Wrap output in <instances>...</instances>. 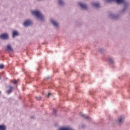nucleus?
I'll use <instances>...</instances> for the list:
<instances>
[{
	"label": "nucleus",
	"instance_id": "f257e3e1",
	"mask_svg": "<svg viewBox=\"0 0 130 130\" xmlns=\"http://www.w3.org/2000/svg\"><path fill=\"white\" fill-rule=\"evenodd\" d=\"M32 14L34 15V16H36L37 17V18H39V19H40L41 21H43L44 17H43V16H42V14L40 12L37 11H35L31 12Z\"/></svg>",
	"mask_w": 130,
	"mask_h": 130
},
{
	"label": "nucleus",
	"instance_id": "f03ea898",
	"mask_svg": "<svg viewBox=\"0 0 130 130\" xmlns=\"http://www.w3.org/2000/svg\"><path fill=\"white\" fill-rule=\"evenodd\" d=\"M107 3H110L111 2H116L117 4H124V0H106Z\"/></svg>",
	"mask_w": 130,
	"mask_h": 130
},
{
	"label": "nucleus",
	"instance_id": "7ed1b4c3",
	"mask_svg": "<svg viewBox=\"0 0 130 130\" xmlns=\"http://www.w3.org/2000/svg\"><path fill=\"white\" fill-rule=\"evenodd\" d=\"M24 27H27V26H31L32 25V22L30 20H26L23 23Z\"/></svg>",
	"mask_w": 130,
	"mask_h": 130
},
{
	"label": "nucleus",
	"instance_id": "20e7f679",
	"mask_svg": "<svg viewBox=\"0 0 130 130\" xmlns=\"http://www.w3.org/2000/svg\"><path fill=\"white\" fill-rule=\"evenodd\" d=\"M0 38H1V39H8V38H9V35H8V34H2L0 36Z\"/></svg>",
	"mask_w": 130,
	"mask_h": 130
},
{
	"label": "nucleus",
	"instance_id": "39448f33",
	"mask_svg": "<svg viewBox=\"0 0 130 130\" xmlns=\"http://www.w3.org/2000/svg\"><path fill=\"white\" fill-rule=\"evenodd\" d=\"M79 5L82 9H87V5L86 4H82V3H79Z\"/></svg>",
	"mask_w": 130,
	"mask_h": 130
},
{
	"label": "nucleus",
	"instance_id": "423d86ee",
	"mask_svg": "<svg viewBox=\"0 0 130 130\" xmlns=\"http://www.w3.org/2000/svg\"><path fill=\"white\" fill-rule=\"evenodd\" d=\"M51 22L52 24H53V25L55 26V27H58V23H57L56 21H55L54 20H51Z\"/></svg>",
	"mask_w": 130,
	"mask_h": 130
},
{
	"label": "nucleus",
	"instance_id": "0eeeda50",
	"mask_svg": "<svg viewBox=\"0 0 130 130\" xmlns=\"http://www.w3.org/2000/svg\"><path fill=\"white\" fill-rule=\"evenodd\" d=\"M9 90H7V92L8 94H11V92L13 91V89H14V87L13 86H9Z\"/></svg>",
	"mask_w": 130,
	"mask_h": 130
},
{
	"label": "nucleus",
	"instance_id": "6e6552de",
	"mask_svg": "<svg viewBox=\"0 0 130 130\" xmlns=\"http://www.w3.org/2000/svg\"><path fill=\"white\" fill-rule=\"evenodd\" d=\"M123 120H124V118L123 117H120L118 120V122L121 123Z\"/></svg>",
	"mask_w": 130,
	"mask_h": 130
},
{
	"label": "nucleus",
	"instance_id": "1a4fd4ad",
	"mask_svg": "<svg viewBox=\"0 0 130 130\" xmlns=\"http://www.w3.org/2000/svg\"><path fill=\"white\" fill-rule=\"evenodd\" d=\"M93 7H94V8H99L100 7V4L99 3H93L92 4Z\"/></svg>",
	"mask_w": 130,
	"mask_h": 130
},
{
	"label": "nucleus",
	"instance_id": "9d476101",
	"mask_svg": "<svg viewBox=\"0 0 130 130\" xmlns=\"http://www.w3.org/2000/svg\"><path fill=\"white\" fill-rule=\"evenodd\" d=\"M6 125H0V130H6Z\"/></svg>",
	"mask_w": 130,
	"mask_h": 130
},
{
	"label": "nucleus",
	"instance_id": "9b49d317",
	"mask_svg": "<svg viewBox=\"0 0 130 130\" xmlns=\"http://www.w3.org/2000/svg\"><path fill=\"white\" fill-rule=\"evenodd\" d=\"M19 35V34L17 31H13V37L14 38L15 36H18Z\"/></svg>",
	"mask_w": 130,
	"mask_h": 130
},
{
	"label": "nucleus",
	"instance_id": "f8f14e48",
	"mask_svg": "<svg viewBox=\"0 0 130 130\" xmlns=\"http://www.w3.org/2000/svg\"><path fill=\"white\" fill-rule=\"evenodd\" d=\"M7 50L9 51H13V48H12V47L10 45H8L7 46Z\"/></svg>",
	"mask_w": 130,
	"mask_h": 130
},
{
	"label": "nucleus",
	"instance_id": "ddd939ff",
	"mask_svg": "<svg viewBox=\"0 0 130 130\" xmlns=\"http://www.w3.org/2000/svg\"><path fill=\"white\" fill-rule=\"evenodd\" d=\"M80 115L81 116H83V117H84V118H86V119L89 118V116H87L86 115H84L83 114H81Z\"/></svg>",
	"mask_w": 130,
	"mask_h": 130
},
{
	"label": "nucleus",
	"instance_id": "4468645a",
	"mask_svg": "<svg viewBox=\"0 0 130 130\" xmlns=\"http://www.w3.org/2000/svg\"><path fill=\"white\" fill-rule=\"evenodd\" d=\"M58 4L59 5H60V6H62V5H63V1H62L61 0H59Z\"/></svg>",
	"mask_w": 130,
	"mask_h": 130
},
{
	"label": "nucleus",
	"instance_id": "2eb2a0df",
	"mask_svg": "<svg viewBox=\"0 0 130 130\" xmlns=\"http://www.w3.org/2000/svg\"><path fill=\"white\" fill-rule=\"evenodd\" d=\"M109 61H110V63H113V60L112 59V58H110L109 59Z\"/></svg>",
	"mask_w": 130,
	"mask_h": 130
},
{
	"label": "nucleus",
	"instance_id": "dca6fc26",
	"mask_svg": "<svg viewBox=\"0 0 130 130\" xmlns=\"http://www.w3.org/2000/svg\"><path fill=\"white\" fill-rule=\"evenodd\" d=\"M37 100H40L41 99V96H38L36 98Z\"/></svg>",
	"mask_w": 130,
	"mask_h": 130
},
{
	"label": "nucleus",
	"instance_id": "f3484780",
	"mask_svg": "<svg viewBox=\"0 0 130 130\" xmlns=\"http://www.w3.org/2000/svg\"><path fill=\"white\" fill-rule=\"evenodd\" d=\"M4 66L3 64H1L0 65V69H4Z\"/></svg>",
	"mask_w": 130,
	"mask_h": 130
},
{
	"label": "nucleus",
	"instance_id": "a211bd4d",
	"mask_svg": "<svg viewBox=\"0 0 130 130\" xmlns=\"http://www.w3.org/2000/svg\"><path fill=\"white\" fill-rule=\"evenodd\" d=\"M50 95H51V93H49L48 94L47 97H49V96H50Z\"/></svg>",
	"mask_w": 130,
	"mask_h": 130
},
{
	"label": "nucleus",
	"instance_id": "6ab92c4d",
	"mask_svg": "<svg viewBox=\"0 0 130 130\" xmlns=\"http://www.w3.org/2000/svg\"><path fill=\"white\" fill-rule=\"evenodd\" d=\"M14 84H17V81L16 80H15L14 81Z\"/></svg>",
	"mask_w": 130,
	"mask_h": 130
},
{
	"label": "nucleus",
	"instance_id": "aec40b11",
	"mask_svg": "<svg viewBox=\"0 0 130 130\" xmlns=\"http://www.w3.org/2000/svg\"><path fill=\"white\" fill-rule=\"evenodd\" d=\"M31 118H34V117H31Z\"/></svg>",
	"mask_w": 130,
	"mask_h": 130
},
{
	"label": "nucleus",
	"instance_id": "412c9836",
	"mask_svg": "<svg viewBox=\"0 0 130 130\" xmlns=\"http://www.w3.org/2000/svg\"><path fill=\"white\" fill-rule=\"evenodd\" d=\"M0 94H1V91H0Z\"/></svg>",
	"mask_w": 130,
	"mask_h": 130
}]
</instances>
